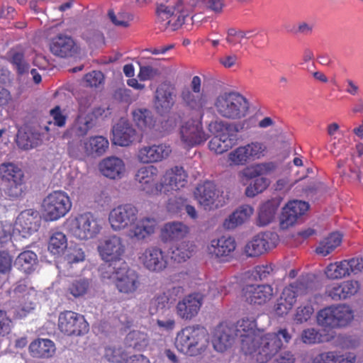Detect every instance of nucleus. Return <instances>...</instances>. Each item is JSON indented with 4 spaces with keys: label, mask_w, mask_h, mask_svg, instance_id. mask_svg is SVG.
Masks as SVG:
<instances>
[{
    "label": "nucleus",
    "mask_w": 363,
    "mask_h": 363,
    "mask_svg": "<svg viewBox=\"0 0 363 363\" xmlns=\"http://www.w3.org/2000/svg\"><path fill=\"white\" fill-rule=\"evenodd\" d=\"M308 209L309 204L306 201L294 200L288 202L280 218L281 228L284 229L293 225Z\"/></svg>",
    "instance_id": "obj_29"
},
{
    "label": "nucleus",
    "mask_w": 363,
    "mask_h": 363,
    "mask_svg": "<svg viewBox=\"0 0 363 363\" xmlns=\"http://www.w3.org/2000/svg\"><path fill=\"white\" fill-rule=\"evenodd\" d=\"M175 86L170 82H163L157 88L154 105L157 112L164 113L169 112L175 104Z\"/></svg>",
    "instance_id": "obj_26"
},
{
    "label": "nucleus",
    "mask_w": 363,
    "mask_h": 363,
    "mask_svg": "<svg viewBox=\"0 0 363 363\" xmlns=\"http://www.w3.org/2000/svg\"><path fill=\"white\" fill-rule=\"evenodd\" d=\"M6 56L7 60L12 65L18 75L22 76L28 72L30 65L25 60V52L21 48L10 49Z\"/></svg>",
    "instance_id": "obj_39"
},
{
    "label": "nucleus",
    "mask_w": 363,
    "mask_h": 363,
    "mask_svg": "<svg viewBox=\"0 0 363 363\" xmlns=\"http://www.w3.org/2000/svg\"><path fill=\"white\" fill-rule=\"evenodd\" d=\"M245 300L250 304L264 305L273 295V287L269 284H247L242 290Z\"/></svg>",
    "instance_id": "obj_25"
},
{
    "label": "nucleus",
    "mask_w": 363,
    "mask_h": 363,
    "mask_svg": "<svg viewBox=\"0 0 363 363\" xmlns=\"http://www.w3.org/2000/svg\"><path fill=\"white\" fill-rule=\"evenodd\" d=\"M356 357L349 353L341 354L335 351L321 352L312 359V363H354Z\"/></svg>",
    "instance_id": "obj_42"
},
{
    "label": "nucleus",
    "mask_w": 363,
    "mask_h": 363,
    "mask_svg": "<svg viewBox=\"0 0 363 363\" xmlns=\"http://www.w3.org/2000/svg\"><path fill=\"white\" fill-rule=\"evenodd\" d=\"M108 140L104 136H92L84 143V147L86 154L101 156L108 148Z\"/></svg>",
    "instance_id": "obj_45"
},
{
    "label": "nucleus",
    "mask_w": 363,
    "mask_h": 363,
    "mask_svg": "<svg viewBox=\"0 0 363 363\" xmlns=\"http://www.w3.org/2000/svg\"><path fill=\"white\" fill-rule=\"evenodd\" d=\"M13 258L7 251H0V274H6L12 269Z\"/></svg>",
    "instance_id": "obj_62"
},
{
    "label": "nucleus",
    "mask_w": 363,
    "mask_h": 363,
    "mask_svg": "<svg viewBox=\"0 0 363 363\" xmlns=\"http://www.w3.org/2000/svg\"><path fill=\"white\" fill-rule=\"evenodd\" d=\"M50 50L57 57L68 58L79 54L80 48L76 41L69 35L58 34L50 42Z\"/></svg>",
    "instance_id": "obj_22"
},
{
    "label": "nucleus",
    "mask_w": 363,
    "mask_h": 363,
    "mask_svg": "<svg viewBox=\"0 0 363 363\" xmlns=\"http://www.w3.org/2000/svg\"><path fill=\"white\" fill-rule=\"evenodd\" d=\"M208 138V135L203 130L201 118L189 120L180 128L181 141L186 148L199 145Z\"/></svg>",
    "instance_id": "obj_14"
},
{
    "label": "nucleus",
    "mask_w": 363,
    "mask_h": 363,
    "mask_svg": "<svg viewBox=\"0 0 363 363\" xmlns=\"http://www.w3.org/2000/svg\"><path fill=\"white\" fill-rule=\"evenodd\" d=\"M0 179L4 194L10 199L22 197L26 192V185L23 170L12 162L0 164Z\"/></svg>",
    "instance_id": "obj_4"
},
{
    "label": "nucleus",
    "mask_w": 363,
    "mask_h": 363,
    "mask_svg": "<svg viewBox=\"0 0 363 363\" xmlns=\"http://www.w3.org/2000/svg\"><path fill=\"white\" fill-rule=\"evenodd\" d=\"M295 303L294 296H291L288 294V290L284 289L274 304V312L279 316L286 315L291 310Z\"/></svg>",
    "instance_id": "obj_54"
},
{
    "label": "nucleus",
    "mask_w": 363,
    "mask_h": 363,
    "mask_svg": "<svg viewBox=\"0 0 363 363\" xmlns=\"http://www.w3.org/2000/svg\"><path fill=\"white\" fill-rule=\"evenodd\" d=\"M158 169L153 166L140 167L135 174V180L140 189L148 194H157L161 191V183L158 184Z\"/></svg>",
    "instance_id": "obj_24"
},
{
    "label": "nucleus",
    "mask_w": 363,
    "mask_h": 363,
    "mask_svg": "<svg viewBox=\"0 0 363 363\" xmlns=\"http://www.w3.org/2000/svg\"><path fill=\"white\" fill-rule=\"evenodd\" d=\"M359 288V281L347 280L328 286L326 294L334 301L345 300L355 295Z\"/></svg>",
    "instance_id": "obj_32"
},
{
    "label": "nucleus",
    "mask_w": 363,
    "mask_h": 363,
    "mask_svg": "<svg viewBox=\"0 0 363 363\" xmlns=\"http://www.w3.org/2000/svg\"><path fill=\"white\" fill-rule=\"evenodd\" d=\"M38 263L37 255L31 251H23L18 255L16 259L18 268L26 274H30L35 270Z\"/></svg>",
    "instance_id": "obj_48"
},
{
    "label": "nucleus",
    "mask_w": 363,
    "mask_h": 363,
    "mask_svg": "<svg viewBox=\"0 0 363 363\" xmlns=\"http://www.w3.org/2000/svg\"><path fill=\"white\" fill-rule=\"evenodd\" d=\"M174 345L179 352L186 355L201 356L209 346L208 333L200 325L186 326L177 333Z\"/></svg>",
    "instance_id": "obj_1"
},
{
    "label": "nucleus",
    "mask_w": 363,
    "mask_h": 363,
    "mask_svg": "<svg viewBox=\"0 0 363 363\" xmlns=\"http://www.w3.org/2000/svg\"><path fill=\"white\" fill-rule=\"evenodd\" d=\"M149 340L146 333L140 331L130 332L125 337V344L128 347L135 350L141 351L148 345Z\"/></svg>",
    "instance_id": "obj_53"
},
{
    "label": "nucleus",
    "mask_w": 363,
    "mask_h": 363,
    "mask_svg": "<svg viewBox=\"0 0 363 363\" xmlns=\"http://www.w3.org/2000/svg\"><path fill=\"white\" fill-rule=\"evenodd\" d=\"M50 115L52 118V123L55 125L62 128L67 123V116L65 115L60 106H56L50 111ZM48 124H52V121H49Z\"/></svg>",
    "instance_id": "obj_61"
},
{
    "label": "nucleus",
    "mask_w": 363,
    "mask_h": 363,
    "mask_svg": "<svg viewBox=\"0 0 363 363\" xmlns=\"http://www.w3.org/2000/svg\"><path fill=\"white\" fill-rule=\"evenodd\" d=\"M301 340L307 345L318 344L323 341V335L315 328H307L301 333Z\"/></svg>",
    "instance_id": "obj_58"
},
{
    "label": "nucleus",
    "mask_w": 363,
    "mask_h": 363,
    "mask_svg": "<svg viewBox=\"0 0 363 363\" xmlns=\"http://www.w3.org/2000/svg\"><path fill=\"white\" fill-rule=\"evenodd\" d=\"M111 274L108 272H102L103 279H115V284L119 292L126 294H130L135 292L140 285V277L138 273L132 269H119L117 271L113 270L110 264L108 265ZM114 269V268H113Z\"/></svg>",
    "instance_id": "obj_13"
},
{
    "label": "nucleus",
    "mask_w": 363,
    "mask_h": 363,
    "mask_svg": "<svg viewBox=\"0 0 363 363\" xmlns=\"http://www.w3.org/2000/svg\"><path fill=\"white\" fill-rule=\"evenodd\" d=\"M187 174L182 167L175 166L166 171L161 183V189L165 186L164 191L179 190L187 182Z\"/></svg>",
    "instance_id": "obj_35"
},
{
    "label": "nucleus",
    "mask_w": 363,
    "mask_h": 363,
    "mask_svg": "<svg viewBox=\"0 0 363 363\" xmlns=\"http://www.w3.org/2000/svg\"><path fill=\"white\" fill-rule=\"evenodd\" d=\"M56 351L54 342L48 338H36L28 346L30 355L36 359H48L52 357Z\"/></svg>",
    "instance_id": "obj_37"
},
{
    "label": "nucleus",
    "mask_w": 363,
    "mask_h": 363,
    "mask_svg": "<svg viewBox=\"0 0 363 363\" xmlns=\"http://www.w3.org/2000/svg\"><path fill=\"white\" fill-rule=\"evenodd\" d=\"M138 210L130 203L120 205L113 208L109 214V222L113 229H124L135 223Z\"/></svg>",
    "instance_id": "obj_20"
},
{
    "label": "nucleus",
    "mask_w": 363,
    "mask_h": 363,
    "mask_svg": "<svg viewBox=\"0 0 363 363\" xmlns=\"http://www.w3.org/2000/svg\"><path fill=\"white\" fill-rule=\"evenodd\" d=\"M277 239V235L272 232L258 233L247 242L245 252L250 257L260 256L275 245Z\"/></svg>",
    "instance_id": "obj_23"
},
{
    "label": "nucleus",
    "mask_w": 363,
    "mask_h": 363,
    "mask_svg": "<svg viewBox=\"0 0 363 363\" xmlns=\"http://www.w3.org/2000/svg\"><path fill=\"white\" fill-rule=\"evenodd\" d=\"M172 152V147L167 143L143 146L138 150V159L142 163L158 162L167 158Z\"/></svg>",
    "instance_id": "obj_30"
},
{
    "label": "nucleus",
    "mask_w": 363,
    "mask_h": 363,
    "mask_svg": "<svg viewBox=\"0 0 363 363\" xmlns=\"http://www.w3.org/2000/svg\"><path fill=\"white\" fill-rule=\"evenodd\" d=\"M112 142L114 145L126 147L135 139L136 131L126 121L121 120L113 127Z\"/></svg>",
    "instance_id": "obj_33"
},
{
    "label": "nucleus",
    "mask_w": 363,
    "mask_h": 363,
    "mask_svg": "<svg viewBox=\"0 0 363 363\" xmlns=\"http://www.w3.org/2000/svg\"><path fill=\"white\" fill-rule=\"evenodd\" d=\"M213 108L217 114L223 118L239 120L248 114L250 102L238 92H223L214 99Z\"/></svg>",
    "instance_id": "obj_3"
},
{
    "label": "nucleus",
    "mask_w": 363,
    "mask_h": 363,
    "mask_svg": "<svg viewBox=\"0 0 363 363\" xmlns=\"http://www.w3.org/2000/svg\"><path fill=\"white\" fill-rule=\"evenodd\" d=\"M189 232L186 225L181 222L166 223L162 231V237L165 241L183 238Z\"/></svg>",
    "instance_id": "obj_44"
},
{
    "label": "nucleus",
    "mask_w": 363,
    "mask_h": 363,
    "mask_svg": "<svg viewBox=\"0 0 363 363\" xmlns=\"http://www.w3.org/2000/svg\"><path fill=\"white\" fill-rule=\"evenodd\" d=\"M90 283L88 279L79 278L73 280L69 285L68 291L74 298L85 295L89 288Z\"/></svg>",
    "instance_id": "obj_56"
},
{
    "label": "nucleus",
    "mask_w": 363,
    "mask_h": 363,
    "mask_svg": "<svg viewBox=\"0 0 363 363\" xmlns=\"http://www.w3.org/2000/svg\"><path fill=\"white\" fill-rule=\"evenodd\" d=\"M267 150V145L264 143L253 141L231 151L228 155V162L230 166H243L251 161L261 159Z\"/></svg>",
    "instance_id": "obj_11"
},
{
    "label": "nucleus",
    "mask_w": 363,
    "mask_h": 363,
    "mask_svg": "<svg viewBox=\"0 0 363 363\" xmlns=\"http://www.w3.org/2000/svg\"><path fill=\"white\" fill-rule=\"evenodd\" d=\"M233 330L236 337L240 340V348L242 352L247 355L255 351L253 342L257 340V337L262 332V329L257 328L255 318L245 317L233 324Z\"/></svg>",
    "instance_id": "obj_10"
},
{
    "label": "nucleus",
    "mask_w": 363,
    "mask_h": 363,
    "mask_svg": "<svg viewBox=\"0 0 363 363\" xmlns=\"http://www.w3.org/2000/svg\"><path fill=\"white\" fill-rule=\"evenodd\" d=\"M252 184H250L245 189V194L248 197H254L263 192L269 186V180L264 177H255Z\"/></svg>",
    "instance_id": "obj_57"
},
{
    "label": "nucleus",
    "mask_w": 363,
    "mask_h": 363,
    "mask_svg": "<svg viewBox=\"0 0 363 363\" xmlns=\"http://www.w3.org/2000/svg\"><path fill=\"white\" fill-rule=\"evenodd\" d=\"M353 158L339 160L337 164L338 174L345 180L350 182H362L360 169L356 164H352Z\"/></svg>",
    "instance_id": "obj_40"
},
{
    "label": "nucleus",
    "mask_w": 363,
    "mask_h": 363,
    "mask_svg": "<svg viewBox=\"0 0 363 363\" xmlns=\"http://www.w3.org/2000/svg\"><path fill=\"white\" fill-rule=\"evenodd\" d=\"M279 204L274 200H269L264 203L258 213L257 223L260 226L269 224L274 218Z\"/></svg>",
    "instance_id": "obj_47"
},
{
    "label": "nucleus",
    "mask_w": 363,
    "mask_h": 363,
    "mask_svg": "<svg viewBox=\"0 0 363 363\" xmlns=\"http://www.w3.org/2000/svg\"><path fill=\"white\" fill-rule=\"evenodd\" d=\"M291 339V335L286 328L279 329L277 332L259 333L257 340L253 342L255 351L247 353L252 355L256 361H269L274 357Z\"/></svg>",
    "instance_id": "obj_2"
},
{
    "label": "nucleus",
    "mask_w": 363,
    "mask_h": 363,
    "mask_svg": "<svg viewBox=\"0 0 363 363\" xmlns=\"http://www.w3.org/2000/svg\"><path fill=\"white\" fill-rule=\"evenodd\" d=\"M138 259L145 269L152 272H161L168 265L167 257L157 247H150L140 251Z\"/></svg>",
    "instance_id": "obj_19"
},
{
    "label": "nucleus",
    "mask_w": 363,
    "mask_h": 363,
    "mask_svg": "<svg viewBox=\"0 0 363 363\" xmlns=\"http://www.w3.org/2000/svg\"><path fill=\"white\" fill-rule=\"evenodd\" d=\"M84 79L87 86L97 87L103 83L104 76L101 71H92L85 74Z\"/></svg>",
    "instance_id": "obj_64"
},
{
    "label": "nucleus",
    "mask_w": 363,
    "mask_h": 363,
    "mask_svg": "<svg viewBox=\"0 0 363 363\" xmlns=\"http://www.w3.org/2000/svg\"><path fill=\"white\" fill-rule=\"evenodd\" d=\"M97 250L104 261L112 263L122 259L125 252V246L121 238L112 235L101 240Z\"/></svg>",
    "instance_id": "obj_16"
},
{
    "label": "nucleus",
    "mask_w": 363,
    "mask_h": 363,
    "mask_svg": "<svg viewBox=\"0 0 363 363\" xmlns=\"http://www.w3.org/2000/svg\"><path fill=\"white\" fill-rule=\"evenodd\" d=\"M194 196L205 208H217L222 206L224 203L223 192L211 181H205L199 184L194 191Z\"/></svg>",
    "instance_id": "obj_15"
},
{
    "label": "nucleus",
    "mask_w": 363,
    "mask_h": 363,
    "mask_svg": "<svg viewBox=\"0 0 363 363\" xmlns=\"http://www.w3.org/2000/svg\"><path fill=\"white\" fill-rule=\"evenodd\" d=\"M233 324L222 322L216 325L212 331V345L218 352H224L231 348L235 342Z\"/></svg>",
    "instance_id": "obj_21"
},
{
    "label": "nucleus",
    "mask_w": 363,
    "mask_h": 363,
    "mask_svg": "<svg viewBox=\"0 0 363 363\" xmlns=\"http://www.w3.org/2000/svg\"><path fill=\"white\" fill-rule=\"evenodd\" d=\"M235 240L231 236L223 235L211 240L208 247V253L221 262L228 261L236 249Z\"/></svg>",
    "instance_id": "obj_27"
},
{
    "label": "nucleus",
    "mask_w": 363,
    "mask_h": 363,
    "mask_svg": "<svg viewBox=\"0 0 363 363\" xmlns=\"http://www.w3.org/2000/svg\"><path fill=\"white\" fill-rule=\"evenodd\" d=\"M195 246L190 242H181L172 247L171 258L177 262H183L192 255Z\"/></svg>",
    "instance_id": "obj_51"
},
{
    "label": "nucleus",
    "mask_w": 363,
    "mask_h": 363,
    "mask_svg": "<svg viewBox=\"0 0 363 363\" xmlns=\"http://www.w3.org/2000/svg\"><path fill=\"white\" fill-rule=\"evenodd\" d=\"M254 209L249 205H243L235 210L223 223L225 229H233L242 225L252 215Z\"/></svg>",
    "instance_id": "obj_41"
},
{
    "label": "nucleus",
    "mask_w": 363,
    "mask_h": 363,
    "mask_svg": "<svg viewBox=\"0 0 363 363\" xmlns=\"http://www.w3.org/2000/svg\"><path fill=\"white\" fill-rule=\"evenodd\" d=\"M99 169L104 177L111 179H119L125 172V165L122 159L111 156L100 162Z\"/></svg>",
    "instance_id": "obj_36"
},
{
    "label": "nucleus",
    "mask_w": 363,
    "mask_h": 363,
    "mask_svg": "<svg viewBox=\"0 0 363 363\" xmlns=\"http://www.w3.org/2000/svg\"><path fill=\"white\" fill-rule=\"evenodd\" d=\"M65 226L74 237L82 240L94 238L101 230L96 218L90 212L68 218L65 222Z\"/></svg>",
    "instance_id": "obj_6"
},
{
    "label": "nucleus",
    "mask_w": 363,
    "mask_h": 363,
    "mask_svg": "<svg viewBox=\"0 0 363 363\" xmlns=\"http://www.w3.org/2000/svg\"><path fill=\"white\" fill-rule=\"evenodd\" d=\"M84 259V252L78 246L70 247L65 256V259L70 264L83 262Z\"/></svg>",
    "instance_id": "obj_59"
},
{
    "label": "nucleus",
    "mask_w": 363,
    "mask_h": 363,
    "mask_svg": "<svg viewBox=\"0 0 363 363\" xmlns=\"http://www.w3.org/2000/svg\"><path fill=\"white\" fill-rule=\"evenodd\" d=\"M277 169V164L274 162H265L258 163L246 168L243 174L245 177L253 179L263 175H269Z\"/></svg>",
    "instance_id": "obj_46"
},
{
    "label": "nucleus",
    "mask_w": 363,
    "mask_h": 363,
    "mask_svg": "<svg viewBox=\"0 0 363 363\" xmlns=\"http://www.w3.org/2000/svg\"><path fill=\"white\" fill-rule=\"evenodd\" d=\"M127 355L121 347L108 346L104 350V357L109 362L124 363L127 361Z\"/></svg>",
    "instance_id": "obj_55"
},
{
    "label": "nucleus",
    "mask_w": 363,
    "mask_h": 363,
    "mask_svg": "<svg viewBox=\"0 0 363 363\" xmlns=\"http://www.w3.org/2000/svg\"><path fill=\"white\" fill-rule=\"evenodd\" d=\"M40 226V217L36 210L26 209L16 218V229L26 238L37 232Z\"/></svg>",
    "instance_id": "obj_28"
},
{
    "label": "nucleus",
    "mask_w": 363,
    "mask_h": 363,
    "mask_svg": "<svg viewBox=\"0 0 363 363\" xmlns=\"http://www.w3.org/2000/svg\"><path fill=\"white\" fill-rule=\"evenodd\" d=\"M203 298L200 294H192L184 297L177 305V315L184 320L195 317L202 305Z\"/></svg>",
    "instance_id": "obj_31"
},
{
    "label": "nucleus",
    "mask_w": 363,
    "mask_h": 363,
    "mask_svg": "<svg viewBox=\"0 0 363 363\" xmlns=\"http://www.w3.org/2000/svg\"><path fill=\"white\" fill-rule=\"evenodd\" d=\"M67 247V239L65 233L61 231L51 233L48 245L49 252L53 255L62 254Z\"/></svg>",
    "instance_id": "obj_50"
},
{
    "label": "nucleus",
    "mask_w": 363,
    "mask_h": 363,
    "mask_svg": "<svg viewBox=\"0 0 363 363\" xmlns=\"http://www.w3.org/2000/svg\"><path fill=\"white\" fill-rule=\"evenodd\" d=\"M157 225V221L154 218H143L130 230V236L137 240H143L155 232Z\"/></svg>",
    "instance_id": "obj_38"
},
{
    "label": "nucleus",
    "mask_w": 363,
    "mask_h": 363,
    "mask_svg": "<svg viewBox=\"0 0 363 363\" xmlns=\"http://www.w3.org/2000/svg\"><path fill=\"white\" fill-rule=\"evenodd\" d=\"M171 301L166 292L157 294L150 302V310L155 312L165 308Z\"/></svg>",
    "instance_id": "obj_60"
},
{
    "label": "nucleus",
    "mask_w": 363,
    "mask_h": 363,
    "mask_svg": "<svg viewBox=\"0 0 363 363\" xmlns=\"http://www.w3.org/2000/svg\"><path fill=\"white\" fill-rule=\"evenodd\" d=\"M342 239V237L340 233H330L320 242L315 250L316 253L324 257L327 256L341 244Z\"/></svg>",
    "instance_id": "obj_49"
},
{
    "label": "nucleus",
    "mask_w": 363,
    "mask_h": 363,
    "mask_svg": "<svg viewBox=\"0 0 363 363\" xmlns=\"http://www.w3.org/2000/svg\"><path fill=\"white\" fill-rule=\"evenodd\" d=\"M179 98L185 107L196 111H203L208 104V99L201 90V77H193L190 86L182 89Z\"/></svg>",
    "instance_id": "obj_12"
},
{
    "label": "nucleus",
    "mask_w": 363,
    "mask_h": 363,
    "mask_svg": "<svg viewBox=\"0 0 363 363\" xmlns=\"http://www.w3.org/2000/svg\"><path fill=\"white\" fill-rule=\"evenodd\" d=\"M215 129L216 134L208 143V147L216 154H223L236 145L238 138V128L236 124L215 121L210 124Z\"/></svg>",
    "instance_id": "obj_5"
},
{
    "label": "nucleus",
    "mask_w": 363,
    "mask_h": 363,
    "mask_svg": "<svg viewBox=\"0 0 363 363\" xmlns=\"http://www.w3.org/2000/svg\"><path fill=\"white\" fill-rule=\"evenodd\" d=\"M15 140L18 148L29 150L40 146L43 137L38 131L31 128H21L18 130Z\"/></svg>",
    "instance_id": "obj_34"
},
{
    "label": "nucleus",
    "mask_w": 363,
    "mask_h": 363,
    "mask_svg": "<svg viewBox=\"0 0 363 363\" xmlns=\"http://www.w3.org/2000/svg\"><path fill=\"white\" fill-rule=\"evenodd\" d=\"M354 318L353 311L346 304H338L324 308L318 311L317 321L319 325L328 328H338L347 325Z\"/></svg>",
    "instance_id": "obj_8"
},
{
    "label": "nucleus",
    "mask_w": 363,
    "mask_h": 363,
    "mask_svg": "<svg viewBox=\"0 0 363 363\" xmlns=\"http://www.w3.org/2000/svg\"><path fill=\"white\" fill-rule=\"evenodd\" d=\"M313 287V280L308 276H302L294 282L290 283L284 289L288 290L291 296H294L295 301L299 296L308 294Z\"/></svg>",
    "instance_id": "obj_43"
},
{
    "label": "nucleus",
    "mask_w": 363,
    "mask_h": 363,
    "mask_svg": "<svg viewBox=\"0 0 363 363\" xmlns=\"http://www.w3.org/2000/svg\"><path fill=\"white\" fill-rule=\"evenodd\" d=\"M57 328L64 335L79 337L89 332V325L82 314L65 310L58 315Z\"/></svg>",
    "instance_id": "obj_9"
},
{
    "label": "nucleus",
    "mask_w": 363,
    "mask_h": 363,
    "mask_svg": "<svg viewBox=\"0 0 363 363\" xmlns=\"http://www.w3.org/2000/svg\"><path fill=\"white\" fill-rule=\"evenodd\" d=\"M72 206L71 199L66 192L53 191L43 199V216L48 221L57 220L68 213Z\"/></svg>",
    "instance_id": "obj_7"
},
{
    "label": "nucleus",
    "mask_w": 363,
    "mask_h": 363,
    "mask_svg": "<svg viewBox=\"0 0 363 363\" xmlns=\"http://www.w3.org/2000/svg\"><path fill=\"white\" fill-rule=\"evenodd\" d=\"M314 312L312 306L308 304L306 306H301L296 309L294 320L299 323L306 322L309 320Z\"/></svg>",
    "instance_id": "obj_63"
},
{
    "label": "nucleus",
    "mask_w": 363,
    "mask_h": 363,
    "mask_svg": "<svg viewBox=\"0 0 363 363\" xmlns=\"http://www.w3.org/2000/svg\"><path fill=\"white\" fill-rule=\"evenodd\" d=\"M133 118L138 128L145 130L155 125V121L147 109H137L133 112Z\"/></svg>",
    "instance_id": "obj_52"
},
{
    "label": "nucleus",
    "mask_w": 363,
    "mask_h": 363,
    "mask_svg": "<svg viewBox=\"0 0 363 363\" xmlns=\"http://www.w3.org/2000/svg\"><path fill=\"white\" fill-rule=\"evenodd\" d=\"M104 112V110L96 108L91 113L79 114L72 125L64 133L63 138L74 139L85 136L95 125L96 116Z\"/></svg>",
    "instance_id": "obj_17"
},
{
    "label": "nucleus",
    "mask_w": 363,
    "mask_h": 363,
    "mask_svg": "<svg viewBox=\"0 0 363 363\" xmlns=\"http://www.w3.org/2000/svg\"><path fill=\"white\" fill-rule=\"evenodd\" d=\"M363 269V258L354 257L328 264L325 273L328 279H340Z\"/></svg>",
    "instance_id": "obj_18"
}]
</instances>
